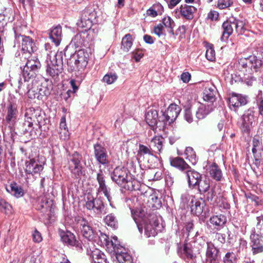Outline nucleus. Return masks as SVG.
I'll list each match as a JSON object with an SVG mask.
<instances>
[{"label": "nucleus", "mask_w": 263, "mask_h": 263, "mask_svg": "<svg viewBox=\"0 0 263 263\" xmlns=\"http://www.w3.org/2000/svg\"><path fill=\"white\" fill-rule=\"evenodd\" d=\"M92 256L95 263H107L105 255L99 251L93 252Z\"/></svg>", "instance_id": "obj_47"}, {"label": "nucleus", "mask_w": 263, "mask_h": 263, "mask_svg": "<svg viewBox=\"0 0 263 263\" xmlns=\"http://www.w3.org/2000/svg\"><path fill=\"white\" fill-rule=\"evenodd\" d=\"M183 251L186 257L189 259L194 260L196 258L195 254L193 253V251L186 246L183 248Z\"/></svg>", "instance_id": "obj_59"}, {"label": "nucleus", "mask_w": 263, "mask_h": 263, "mask_svg": "<svg viewBox=\"0 0 263 263\" xmlns=\"http://www.w3.org/2000/svg\"><path fill=\"white\" fill-rule=\"evenodd\" d=\"M112 180L121 187L133 191L139 189V183L130 176L129 171L124 167H116L111 174Z\"/></svg>", "instance_id": "obj_1"}, {"label": "nucleus", "mask_w": 263, "mask_h": 263, "mask_svg": "<svg viewBox=\"0 0 263 263\" xmlns=\"http://www.w3.org/2000/svg\"><path fill=\"white\" fill-rule=\"evenodd\" d=\"M33 239L36 242H40L42 240L41 233L37 230H35L32 234Z\"/></svg>", "instance_id": "obj_64"}, {"label": "nucleus", "mask_w": 263, "mask_h": 263, "mask_svg": "<svg viewBox=\"0 0 263 263\" xmlns=\"http://www.w3.org/2000/svg\"><path fill=\"white\" fill-rule=\"evenodd\" d=\"M11 205L0 197V212L8 214L11 212Z\"/></svg>", "instance_id": "obj_52"}, {"label": "nucleus", "mask_w": 263, "mask_h": 263, "mask_svg": "<svg viewBox=\"0 0 263 263\" xmlns=\"http://www.w3.org/2000/svg\"><path fill=\"white\" fill-rule=\"evenodd\" d=\"M77 221L83 236L89 240H93L97 234L88 221L84 218L81 217L79 218Z\"/></svg>", "instance_id": "obj_17"}, {"label": "nucleus", "mask_w": 263, "mask_h": 263, "mask_svg": "<svg viewBox=\"0 0 263 263\" xmlns=\"http://www.w3.org/2000/svg\"><path fill=\"white\" fill-rule=\"evenodd\" d=\"M97 180L99 183V187L98 189V192H102L104 196L107 198L108 201L110 203V204L111 205V197L110 196V190L107 187L105 184L104 175L101 170H100V172L97 174Z\"/></svg>", "instance_id": "obj_23"}, {"label": "nucleus", "mask_w": 263, "mask_h": 263, "mask_svg": "<svg viewBox=\"0 0 263 263\" xmlns=\"http://www.w3.org/2000/svg\"><path fill=\"white\" fill-rule=\"evenodd\" d=\"M84 34H77L72 40V42L74 43L77 47H81L82 46H86L87 44L84 40Z\"/></svg>", "instance_id": "obj_46"}, {"label": "nucleus", "mask_w": 263, "mask_h": 263, "mask_svg": "<svg viewBox=\"0 0 263 263\" xmlns=\"http://www.w3.org/2000/svg\"><path fill=\"white\" fill-rule=\"evenodd\" d=\"M233 23L232 18H230L229 20L224 22L222 25L223 32L222 36L220 38L221 41L224 42L228 40L229 36L232 34L233 31Z\"/></svg>", "instance_id": "obj_27"}, {"label": "nucleus", "mask_w": 263, "mask_h": 263, "mask_svg": "<svg viewBox=\"0 0 263 263\" xmlns=\"http://www.w3.org/2000/svg\"><path fill=\"white\" fill-rule=\"evenodd\" d=\"M89 53L84 49H81L72 55L67 61V64L72 65L73 69L82 71L87 66Z\"/></svg>", "instance_id": "obj_6"}, {"label": "nucleus", "mask_w": 263, "mask_h": 263, "mask_svg": "<svg viewBox=\"0 0 263 263\" xmlns=\"http://www.w3.org/2000/svg\"><path fill=\"white\" fill-rule=\"evenodd\" d=\"M63 52L50 51L47 53L46 72L52 78H57L63 70Z\"/></svg>", "instance_id": "obj_2"}, {"label": "nucleus", "mask_w": 263, "mask_h": 263, "mask_svg": "<svg viewBox=\"0 0 263 263\" xmlns=\"http://www.w3.org/2000/svg\"><path fill=\"white\" fill-rule=\"evenodd\" d=\"M62 241L68 246H78V241L76 240V237L73 234L69 231H61L60 233Z\"/></svg>", "instance_id": "obj_32"}, {"label": "nucleus", "mask_w": 263, "mask_h": 263, "mask_svg": "<svg viewBox=\"0 0 263 263\" xmlns=\"http://www.w3.org/2000/svg\"><path fill=\"white\" fill-rule=\"evenodd\" d=\"M159 117L158 112L156 110L151 109L148 110L145 114V121L146 123L152 127H154L157 124L161 125L159 121Z\"/></svg>", "instance_id": "obj_31"}, {"label": "nucleus", "mask_w": 263, "mask_h": 263, "mask_svg": "<svg viewBox=\"0 0 263 263\" xmlns=\"http://www.w3.org/2000/svg\"><path fill=\"white\" fill-rule=\"evenodd\" d=\"M164 139L162 136H156L151 140V143L157 150V152L160 154L163 149Z\"/></svg>", "instance_id": "obj_38"}, {"label": "nucleus", "mask_w": 263, "mask_h": 263, "mask_svg": "<svg viewBox=\"0 0 263 263\" xmlns=\"http://www.w3.org/2000/svg\"><path fill=\"white\" fill-rule=\"evenodd\" d=\"M6 115L5 121L6 123L9 125V127L11 128L16 123L18 111L16 103L9 101L8 104L6 107Z\"/></svg>", "instance_id": "obj_15"}, {"label": "nucleus", "mask_w": 263, "mask_h": 263, "mask_svg": "<svg viewBox=\"0 0 263 263\" xmlns=\"http://www.w3.org/2000/svg\"><path fill=\"white\" fill-rule=\"evenodd\" d=\"M223 261L224 263H235L236 257L233 252H228L223 257Z\"/></svg>", "instance_id": "obj_54"}, {"label": "nucleus", "mask_w": 263, "mask_h": 263, "mask_svg": "<svg viewBox=\"0 0 263 263\" xmlns=\"http://www.w3.org/2000/svg\"><path fill=\"white\" fill-rule=\"evenodd\" d=\"M191 200L190 206H191V211L192 214L199 216L203 211V209L205 206L204 200H198L194 196L190 197Z\"/></svg>", "instance_id": "obj_21"}, {"label": "nucleus", "mask_w": 263, "mask_h": 263, "mask_svg": "<svg viewBox=\"0 0 263 263\" xmlns=\"http://www.w3.org/2000/svg\"><path fill=\"white\" fill-rule=\"evenodd\" d=\"M226 222V216L221 214L213 216L210 219V223L217 230H220L222 228Z\"/></svg>", "instance_id": "obj_35"}, {"label": "nucleus", "mask_w": 263, "mask_h": 263, "mask_svg": "<svg viewBox=\"0 0 263 263\" xmlns=\"http://www.w3.org/2000/svg\"><path fill=\"white\" fill-rule=\"evenodd\" d=\"M251 247L253 253L258 254L263 252V245L262 240L260 239L259 235L253 234L251 236Z\"/></svg>", "instance_id": "obj_33"}, {"label": "nucleus", "mask_w": 263, "mask_h": 263, "mask_svg": "<svg viewBox=\"0 0 263 263\" xmlns=\"http://www.w3.org/2000/svg\"><path fill=\"white\" fill-rule=\"evenodd\" d=\"M15 42L21 43L22 50L24 53H31L36 50L35 43L29 36H26L18 34L16 30H14Z\"/></svg>", "instance_id": "obj_13"}, {"label": "nucleus", "mask_w": 263, "mask_h": 263, "mask_svg": "<svg viewBox=\"0 0 263 263\" xmlns=\"http://www.w3.org/2000/svg\"><path fill=\"white\" fill-rule=\"evenodd\" d=\"M44 113L40 109H34L30 107L26 110L25 117L31 121L39 128L46 123Z\"/></svg>", "instance_id": "obj_12"}, {"label": "nucleus", "mask_w": 263, "mask_h": 263, "mask_svg": "<svg viewBox=\"0 0 263 263\" xmlns=\"http://www.w3.org/2000/svg\"><path fill=\"white\" fill-rule=\"evenodd\" d=\"M163 25V28L165 27L167 29L168 33L174 35L173 28L175 25L174 21L170 16L164 17L162 21V23Z\"/></svg>", "instance_id": "obj_40"}, {"label": "nucleus", "mask_w": 263, "mask_h": 263, "mask_svg": "<svg viewBox=\"0 0 263 263\" xmlns=\"http://www.w3.org/2000/svg\"><path fill=\"white\" fill-rule=\"evenodd\" d=\"M95 156L97 161L102 165L109 163L106 149L99 144L94 145Z\"/></svg>", "instance_id": "obj_22"}, {"label": "nucleus", "mask_w": 263, "mask_h": 263, "mask_svg": "<svg viewBox=\"0 0 263 263\" xmlns=\"http://www.w3.org/2000/svg\"><path fill=\"white\" fill-rule=\"evenodd\" d=\"M230 108L231 109L236 110L239 107L245 105L247 103V100L246 97L240 94H232L229 98Z\"/></svg>", "instance_id": "obj_24"}, {"label": "nucleus", "mask_w": 263, "mask_h": 263, "mask_svg": "<svg viewBox=\"0 0 263 263\" xmlns=\"http://www.w3.org/2000/svg\"><path fill=\"white\" fill-rule=\"evenodd\" d=\"M231 18L236 31L238 33H241V31L243 29L245 25L244 21L242 20H238L235 17Z\"/></svg>", "instance_id": "obj_51"}, {"label": "nucleus", "mask_w": 263, "mask_h": 263, "mask_svg": "<svg viewBox=\"0 0 263 263\" xmlns=\"http://www.w3.org/2000/svg\"><path fill=\"white\" fill-rule=\"evenodd\" d=\"M205 259L204 263H219V250L211 241L206 242Z\"/></svg>", "instance_id": "obj_18"}, {"label": "nucleus", "mask_w": 263, "mask_h": 263, "mask_svg": "<svg viewBox=\"0 0 263 263\" xmlns=\"http://www.w3.org/2000/svg\"><path fill=\"white\" fill-rule=\"evenodd\" d=\"M132 214L135 222L140 233L142 232V227L141 225L149 220L150 216L155 215L154 214H147L145 210L142 208L136 209L134 213L132 212Z\"/></svg>", "instance_id": "obj_19"}, {"label": "nucleus", "mask_w": 263, "mask_h": 263, "mask_svg": "<svg viewBox=\"0 0 263 263\" xmlns=\"http://www.w3.org/2000/svg\"><path fill=\"white\" fill-rule=\"evenodd\" d=\"M253 148L252 153L253 155L257 157L261 156L263 152V143L258 138L254 137L252 141Z\"/></svg>", "instance_id": "obj_39"}, {"label": "nucleus", "mask_w": 263, "mask_h": 263, "mask_svg": "<svg viewBox=\"0 0 263 263\" xmlns=\"http://www.w3.org/2000/svg\"><path fill=\"white\" fill-rule=\"evenodd\" d=\"M262 65V61L254 55L241 58L238 61L239 69L249 73L257 72L261 68Z\"/></svg>", "instance_id": "obj_5"}, {"label": "nucleus", "mask_w": 263, "mask_h": 263, "mask_svg": "<svg viewBox=\"0 0 263 263\" xmlns=\"http://www.w3.org/2000/svg\"><path fill=\"white\" fill-rule=\"evenodd\" d=\"M196 187H198L200 194H204L210 189V180L208 179H201Z\"/></svg>", "instance_id": "obj_41"}, {"label": "nucleus", "mask_w": 263, "mask_h": 263, "mask_svg": "<svg viewBox=\"0 0 263 263\" xmlns=\"http://www.w3.org/2000/svg\"><path fill=\"white\" fill-rule=\"evenodd\" d=\"M104 222L108 226L113 229L118 228V221L112 214L107 215L104 218Z\"/></svg>", "instance_id": "obj_45"}, {"label": "nucleus", "mask_w": 263, "mask_h": 263, "mask_svg": "<svg viewBox=\"0 0 263 263\" xmlns=\"http://www.w3.org/2000/svg\"><path fill=\"white\" fill-rule=\"evenodd\" d=\"M187 179L190 187H196L198 182L201 179V175L197 171L192 169H188L185 173Z\"/></svg>", "instance_id": "obj_25"}, {"label": "nucleus", "mask_w": 263, "mask_h": 263, "mask_svg": "<svg viewBox=\"0 0 263 263\" xmlns=\"http://www.w3.org/2000/svg\"><path fill=\"white\" fill-rule=\"evenodd\" d=\"M107 246L111 245L114 249V252L116 253V257L119 263H133V260L132 256L127 253L122 252L119 250L121 249L122 248L119 241L117 236H114L110 242H108L107 243Z\"/></svg>", "instance_id": "obj_11"}, {"label": "nucleus", "mask_w": 263, "mask_h": 263, "mask_svg": "<svg viewBox=\"0 0 263 263\" xmlns=\"http://www.w3.org/2000/svg\"><path fill=\"white\" fill-rule=\"evenodd\" d=\"M96 17V13L93 10H85L82 12L81 18L78 22L77 25L80 27L85 28V30L89 29L91 27L92 22Z\"/></svg>", "instance_id": "obj_16"}, {"label": "nucleus", "mask_w": 263, "mask_h": 263, "mask_svg": "<svg viewBox=\"0 0 263 263\" xmlns=\"http://www.w3.org/2000/svg\"><path fill=\"white\" fill-rule=\"evenodd\" d=\"M133 40L130 34H126L122 40V49L125 52H128L133 45Z\"/></svg>", "instance_id": "obj_42"}, {"label": "nucleus", "mask_w": 263, "mask_h": 263, "mask_svg": "<svg viewBox=\"0 0 263 263\" xmlns=\"http://www.w3.org/2000/svg\"><path fill=\"white\" fill-rule=\"evenodd\" d=\"M216 91L213 88H205L203 91V98L204 101L213 102L215 101Z\"/></svg>", "instance_id": "obj_43"}, {"label": "nucleus", "mask_w": 263, "mask_h": 263, "mask_svg": "<svg viewBox=\"0 0 263 263\" xmlns=\"http://www.w3.org/2000/svg\"><path fill=\"white\" fill-rule=\"evenodd\" d=\"M210 176L216 181L221 180L222 174L219 166L215 163H213L209 168Z\"/></svg>", "instance_id": "obj_37"}, {"label": "nucleus", "mask_w": 263, "mask_h": 263, "mask_svg": "<svg viewBox=\"0 0 263 263\" xmlns=\"http://www.w3.org/2000/svg\"><path fill=\"white\" fill-rule=\"evenodd\" d=\"M167 4L169 8H174L181 0H164Z\"/></svg>", "instance_id": "obj_63"}, {"label": "nucleus", "mask_w": 263, "mask_h": 263, "mask_svg": "<svg viewBox=\"0 0 263 263\" xmlns=\"http://www.w3.org/2000/svg\"><path fill=\"white\" fill-rule=\"evenodd\" d=\"M253 109L246 110L242 116L241 129L242 132L249 134L256 123L257 117Z\"/></svg>", "instance_id": "obj_8"}, {"label": "nucleus", "mask_w": 263, "mask_h": 263, "mask_svg": "<svg viewBox=\"0 0 263 263\" xmlns=\"http://www.w3.org/2000/svg\"><path fill=\"white\" fill-rule=\"evenodd\" d=\"M5 188L8 193L16 198L21 197L24 194V192L22 187L14 182H12L9 184L6 185Z\"/></svg>", "instance_id": "obj_29"}, {"label": "nucleus", "mask_w": 263, "mask_h": 263, "mask_svg": "<svg viewBox=\"0 0 263 263\" xmlns=\"http://www.w3.org/2000/svg\"><path fill=\"white\" fill-rule=\"evenodd\" d=\"M181 109L180 107L175 104H171L164 111L161 112L159 115V121L161 124L159 127H164L167 123H173L179 115Z\"/></svg>", "instance_id": "obj_7"}, {"label": "nucleus", "mask_w": 263, "mask_h": 263, "mask_svg": "<svg viewBox=\"0 0 263 263\" xmlns=\"http://www.w3.org/2000/svg\"><path fill=\"white\" fill-rule=\"evenodd\" d=\"M153 32L159 37L165 36L166 35V33L163 31V25L162 24H159L155 26Z\"/></svg>", "instance_id": "obj_55"}, {"label": "nucleus", "mask_w": 263, "mask_h": 263, "mask_svg": "<svg viewBox=\"0 0 263 263\" xmlns=\"http://www.w3.org/2000/svg\"><path fill=\"white\" fill-rule=\"evenodd\" d=\"M34 124L31 121L27 119V118L25 117L24 122L22 124L21 130L23 134H28L30 136H32L34 134H35L34 130Z\"/></svg>", "instance_id": "obj_36"}, {"label": "nucleus", "mask_w": 263, "mask_h": 263, "mask_svg": "<svg viewBox=\"0 0 263 263\" xmlns=\"http://www.w3.org/2000/svg\"><path fill=\"white\" fill-rule=\"evenodd\" d=\"M49 36L55 46H58L60 44L62 37L61 26H57L51 29Z\"/></svg>", "instance_id": "obj_28"}, {"label": "nucleus", "mask_w": 263, "mask_h": 263, "mask_svg": "<svg viewBox=\"0 0 263 263\" xmlns=\"http://www.w3.org/2000/svg\"><path fill=\"white\" fill-rule=\"evenodd\" d=\"M178 10L181 15L187 20L193 19L194 13L197 11L195 7L186 4L181 5Z\"/></svg>", "instance_id": "obj_30"}, {"label": "nucleus", "mask_w": 263, "mask_h": 263, "mask_svg": "<svg viewBox=\"0 0 263 263\" xmlns=\"http://www.w3.org/2000/svg\"><path fill=\"white\" fill-rule=\"evenodd\" d=\"M52 205V201L45 196H40L37 200V209L42 212H46Z\"/></svg>", "instance_id": "obj_34"}, {"label": "nucleus", "mask_w": 263, "mask_h": 263, "mask_svg": "<svg viewBox=\"0 0 263 263\" xmlns=\"http://www.w3.org/2000/svg\"><path fill=\"white\" fill-rule=\"evenodd\" d=\"M233 4L232 0H218L217 7L220 9H223L230 7Z\"/></svg>", "instance_id": "obj_56"}, {"label": "nucleus", "mask_w": 263, "mask_h": 263, "mask_svg": "<svg viewBox=\"0 0 263 263\" xmlns=\"http://www.w3.org/2000/svg\"><path fill=\"white\" fill-rule=\"evenodd\" d=\"M210 111L208 108L204 105H201L196 111V116L197 119H202L204 118L209 113Z\"/></svg>", "instance_id": "obj_50"}, {"label": "nucleus", "mask_w": 263, "mask_h": 263, "mask_svg": "<svg viewBox=\"0 0 263 263\" xmlns=\"http://www.w3.org/2000/svg\"><path fill=\"white\" fill-rule=\"evenodd\" d=\"M85 206L87 210L99 215L102 213L104 209L103 201L100 198H94L91 195L87 196Z\"/></svg>", "instance_id": "obj_14"}, {"label": "nucleus", "mask_w": 263, "mask_h": 263, "mask_svg": "<svg viewBox=\"0 0 263 263\" xmlns=\"http://www.w3.org/2000/svg\"><path fill=\"white\" fill-rule=\"evenodd\" d=\"M148 166L151 168L158 167L160 165V158L155 155L152 154L148 156V159L147 160Z\"/></svg>", "instance_id": "obj_48"}, {"label": "nucleus", "mask_w": 263, "mask_h": 263, "mask_svg": "<svg viewBox=\"0 0 263 263\" xmlns=\"http://www.w3.org/2000/svg\"><path fill=\"white\" fill-rule=\"evenodd\" d=\"M185 154L186 156V159H187L193 165H195L198 161L195 152L191 147H186L185 151Z\"/></svg>", "instance_id": "obj_44"}, {"label": "nucleus", "mask_w": 263, "mask_h": 263, "mask_svg": "<svg viewBox=\"0 0 263 263\" xmlns=\"http://www.w3.org/2000/svg\"><path fill=\"white\" fill-rule=\"evenodd\" d=\"M43 170V165L35 159H31L25 163V173L33 176L40 173Z\"/></svg>", "instance_id": "obj_20"}, {"label": "nucleus", "mask_w": 263, "mask_h": 263, "mask_svg": "<svg viewBox=\"0 0 263 263\" xmlns=\"http://www.w3.org/2000/svg\"><path fill=\"white\" fill-rule=\"evenodd\" d=\"M145 235L147 237H155L163 229V226L160 223L156 215L150 216V219L144 223Z\"/></svg>", "instance_id": "obj_9"}, {"label": "nucleus", "mask_w": 263, "mask_h": 263, "mask_svg": "<svg viewBox=\"0 0 263 263\" xmlns=\"http://www.w3.org/2000/svg\"><path fill=\"white\" fill-rule=\"evenodd\" d=\"M181 80L184 82V83H188L191 78V74L188 72H183L181 76H180Z\"/></svg>", "instance_id": "obj_62"}, {"label": "nucleus", "mask_w": 263, "mask_h": 263, "mask_svg": "<svg viewBox=\"0 0 263 263\" xmlns=\"http://www.w3.org/2000/svg\"><path fill=\"white\" fill-rule=\"evenodd\" d=\"M162 174L160 171L156 172L152 171L147 175V177L149 180H159L162 178Z\"/></svg>", "instance_id": "obj_57"}, {"label": "nucleus", "mask_w": 263, "mask_h": 263, "mask_svg": "<svg viewBox=\"0 0 263 263\" xmlns=\"http://www.w3.org/2000/svg\"><path fill=\"white\" fill-rule=\"evenodd\" d=\"M82 156L77 152L69 154L67 157L68 167L72 178L79 179L85 175V171L81 161Z\"/></svg>", "instance_id": "obj_4"}, {"label": "nucleus", "mask_w": 263, "mask_h": 263, "mask_svg": "<svg viewBox=\"0 0 263 263\" xmlns=\"http://www.w3.org/2000/svg\"><path fill=\"white\" fill-rule=\"evenodd\" d=\"M26 91L30 98H37L42 100L44 97H46L50 94L51 88L48 87L46 83H42L37 87L36 90H34L30 84H26Z\"/></svg>", "instance_id": "obj_10"}, {"label": "nucleus", "mask_w": 263, "mask_h": 263, "mask_svg": "<svg viewBox=\"0 0 263 263\" xmlns=\"http://www.w3.org/2000/svg\"><path fill=\"white\" fill-rule=\"evenodd\" d=\"M205 57L210 61H213L214 60L215 58V52L212 47L210 46L207 48Z\"/></svg>", "instance_id": "obj_58"}, {"label": "nucleus", "mask_w": 263, "mask_h": 263, "mask_svg": "<svg viewBox=\"0 0 263 263\" xmlns=\"http://www.w3.org/2000/svg\"><path fill=\"white\" fill-rule=\"evenodd\" d=\"M184 118L185 120L189 123L193 121V117L191 109H186L185 110Z\"/></svg>", "instance_id": "obj_60"}, {"label": "nucleus", "mask_w": 263, "mask_h": 263, "mask_svg": "<svg viewBox=\"0 0 263 263\" xmlns=\"http://www.w3.org/2000/svg\"><path fill=\"white\" fill-rule=\"evenodd\" d=\"M205 195V199L208 201H212L214 197L215 196V191L213 189H210V190L206 192Z\"/></svg>", "instance_id": "obj_61"}, {"label": "nucleus", "mask_w": 263, "mask_h": 263, "mask_svg": "<svg viewBox=\"0 0 263 263\" xmlns=\"http://www.w3.org/2000/svg\"><path fill=\"white\" fill-rule=\"evenodd\" d=\"M41 66L40 62L36 57H31L28 59L25 65L21 66L22 76L24 79V83L29 82L31 81L32 83Z\"/></svg>", "instance_id": "obj_3"}, {"label": "nucleus", "mask_w": 263, "mask_h": 263, "mask_svg": "<svg viewBox=\"0 0 263 263\" xmlns=\"http://www.w3.org/2000/svg\"><path fill=\"white\" fill-rule=\"evenodd\" d=\"M169 160L171 166L177 168L182 172L185 173L188 169L191 168V167L182 158L179 157H170Z\"/></svg>", "instance_id": "obj_26"}, {"label": "nucleus", "mask_w": 263, "mask_h": 263, "mask_svg": "<svg viewBox=\"0 0 263 263\" xmlns=\"http://www.w3.org/2000/svg\"><path fill=\"white\" fill-rule=\"evenodd\" d=\"M152 154H153V150L151 147L141 144L139 145V149L137 152L138 157L141 158L145 155L149 156Z\"/></svg>", "instance_id": "obj_49"}, {"label": "nucleus", "mask_w": 263, "mask_h": 263, "mask_svg": "<svg viewBox=\"0 0 263 263\" xmlns=\"http://www.w3.org/2000/svg\"><path fill=\"white\" fill-rule=\"evenodd\" d=\"M118 76L114 73H108L105 74L103 78V81L107 84H111L117 79Z\"/></svg>", "instance_id": "obj_53"}]
</instances>
